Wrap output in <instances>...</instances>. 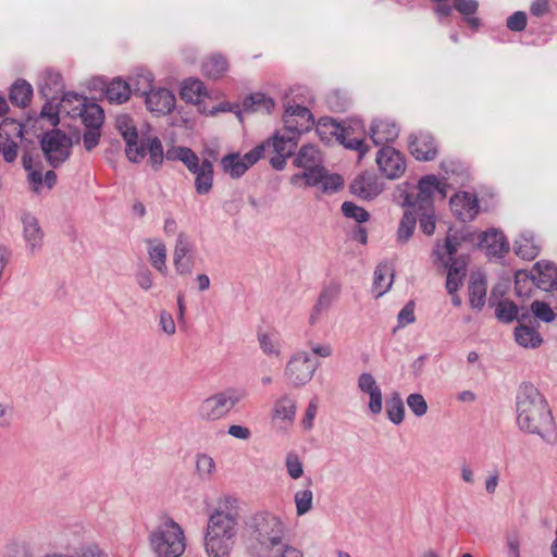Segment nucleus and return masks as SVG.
I'll use <instances>...</instances> for the list:
<instances>
[{
	"label": "nucleus",
	"instance_id": "nucleus-1",
	"mask_svg": "<svg viewBox=\"0 0 557 557\" xmlns=\"http://www.w3.org/2000/svg\"><path fill=\"white\" fill-rule=\"evenodd\" d=\"M517 424L528 434L540 436L545 443H557L555 419L544 396L531 383H523L517 392Z\"/></svg>",
	"mask_w": 557,
	"mask_h": 557
},
{
	"label": "nucleus",
	"instance_id": "nucleus-2",
	"mask_svg": "<svg viewBox=\"0 0 557 557\" xmlns=\"http://www.w3.org/2000/svg\"><path fill=\"white\" fill-rule=\"evenodd\" d=\"M287 533V527L281 517L260 510L244 520L242 537L251 555L265 557L286 540Z\"/></svg>",
	"mask_w": 557,
	"mask_h": 557
},
{
	"label": "nucleus",
	"instance_id": "nucleus-3",
	"mask_svg": "<svg viewBox=\"0 0 557 557\" xmlns=\"http://www.w3.org/2000/svg\"><path fill=\"white\" fill-rule=\"evenodd\" d=\"M157 557H180L185 550L183 529L172 519L160 524L149 536Z\"/></svg>",
	"mask_w": 557,
	"mask_h": 557
},
{
	"label": "nucleus",
	"instance_id": "nucleus-4",
	"mask_svg": "<svg viewBox=\"0 0 557 557\" xmlns=\"http://www.w3.org/2000/svg\"><path fill=\"white\" fill-rule=\"evenodd\" d=\"M244 389L226 388L205 398L197 409L200 420L206 422H215L225 418L230 411L244 398Z\"/></svg>",
	"mask_w": 557,
	"mask_h": 557
},
{
	"label": "nucleus",
	"instance_id": "nucleus-5",
	"mask_svg": "<svg viewBox=\"0 0 557 557\" xmlns=\"http://www.w3.org/2000/svg\"><path fill=\"white\" fill-rule=\"evenodd\" d=\"M434 191H438L442 197L446 196L445 187L441 186L435 175L423 176L418 183L417 194H407L403 205L407 207V210H411L412 212H431L434 210Z\"/></svg>",
	"mask_w": 557,
	"mask_h": 557
},
{
	"label": "nucleus",
	"instance_id": "nucleus-6",
	"mask_svg": "<svg viewBox=\"0 0 557 557\" xmlns=\"http://www.w3.org/2000/svg\"><path fill=\"white\" fill-rule=\"evenodd\" d=\"M319 362L313 360L307 351L300 350L292 355L284 369V376L288 384L299 388L309 383Z\"/></svg>",
	"mask_w": 557,
	"mask_h": 557
},
{
	"label": "nucleus",
	"instance_id": "nucleus-7",
	"mask_svg": "<svg viewBox=\"0 0 557 557\" xmlns=\"http://www.w3.org/2000/svg\"><path fill=\"white\" fill-rule=\"evenodd\" d=\"M72 139L60 129L46 132L40 139V147L47 162L59 168L71 154Z\"/></svg>",
	"mask_w": 557,
	"mask_h": 557
},
{
	"label": "nucleus",
	"instance_id": "nucleus-8",
	"mask_svg": "<svg viewBox=\"0 0 557 557\" xmlns=\"http://www.w3.org/2000/svg\"><path fill=\"white\" fill-rule=\"evenodd\" d=\"M299 135L297 132L287 131L284 127L283 132H277L271 139L264 141L268 153H274L269 160L271 166L281 171L286 165V159L289 158L298 144Z\"/></svg>",
	"mask_w": 557,
	"mask_h": 557
},
{
	"label": "nucleus",
	"instance_id": "nucleus-9",
	"mask_svg": "<svg viewBox=\"0 0 557 557\" xmlns=\"http://www.w3.org/2000/svg\"><path fill=\"white\" fill-rule=\"evenodd\" d=\"M317 133L322 140H331L332 138H335L346 148L359 151L360 158L363 157L368 150L362 139H349V129L342 126L332 117H321L317 125Z\"/></svg>",
	"mask_w": 557,
	"mask_h": 557
},
{
	"label": "nucleus",
	"instance_id": "nucleus-10",
	"mask_svg": "<svg viewBox=\"0 0 557 557\" xmlns=\"http://www.w3.org/2000/svg\"><path fill=\"white\" fill-rule=\"evenodd\" d=\"M210 158L202 159L194 151L187 162L184 164L186 169L195 175V189L198 195H207L213 186V161L215 153L210 152Z\"/></svg>",
	"mask_w": 557,
	"mask_h": 557
},
{
	"label": "nucleus",
	"instance_id": "nucleus-11",
	"mask_svg": "<svg viewBox=\"0 0 557 557\" xmlns=\"http://www.w3.org/2000/svg\"><path fill=\"white\" fill-rule=\"evenodd\" d=\"M141 78L149 89L145 88L140 90L139 88H135L134 92H140L146 97V106L150 112L154 113L156 115L169 114L173 110L176 102L173 92L166 88L152 89L151 74L141 76Z\"/></svg>",
	"mask_w": 557,
	"mask_h": 557
},
{
	"label": "nucleus",
	"instance_id": "nucleus-12",
	"mask_svg": "<svg viewBox=\"0 0 557 557\" xmlns=\"http://www.w3.org/2000/svg\"><path fill=\"white\" fill-rule=\"evenodd\" d=\"M115 127L126 143L125 153L133 163L140 162L146 157L145 140L138 143V133L133 120L126 115H117Z\"/></svg>",
	"mask_w": 557,
	"mask_h": 557
},
{
	"label": "nucleus",
	"instance_id": "nucleus-13",
	"mask_svg": "<svg viewBox=\"0 0 557 557\" xmlns=\"http://www.w3.org/2000/svg\"><path fill=\"white\" fill-rule=\"evenodd\" d=\"M375 161L382 175L388 180L399 178L407 166L404 154L391 146L381 147Z\"/></svg>",
	"mask_w": 557,
	"mask_h": 557
},
{
	"label": "nucleus",
	"instance_id": "nucleus-14",
	"mask_svg": "<svg viewBox=\"0 0 557 557\" xmlns=\"http://www.w3.org/2000/svg\"><path fill=\"white\" fill-rule=\"evenodd\" d=\"M408 149L418 161H432L438 154V145L434 136L429 132L411 133L408 136Z\"/></svg>",
	"mask_w": 557,
	"mask_h": 557
},
{
	"label": "nucleus",
	"instance_id": "nucleus-15",
	"mask_svg": "<svg viewBox=\"0 0 557 557\" xmlns=\"http://www.w3.org/2000/svg\"><path fill=\"white\" fill-rule=\"evenodd\" d=\"M237 525L238 519L236 512L216 509L208 519L206 534L235 539Z\"/></svg>",
	"mask_w": 557,
	"mask_h": 557
},
{
	"label": "nucleus",
	"instance_id": "nucleus-16",
	"mask_svg": "<svg viewBox=\"0 0 557 557\" xmlns=\"http://www.w3.org/2000/svg\"><path fill=\"white\" fill-rule=\"evenodd\" d=\"M284 126L287 131L297 132V135L309 131L313 125V116L306 107L288 106L283 115Z\"/></svg>",
	"mask_w": 557,
	"mask_h": 557
},
{
	"label": "nucleus",
	"instance_id": "nucleus-17",
	"mask_svg": "<svg viewBox=\"0 0 557 557\" xmlns=\"http://www.w3.org/2000/svg\"><path fill=\"white\" fill-rule=\"evenodd\" d=\"M449 205L454 215L462 222L472 221L479 212L476 197L467 191L455 194Z\"/></svg>",
	"mask_w": 557,
	"mask_h": 557
},
{
	"label": "nucleus",
	"instance_id": "nucleus-18",
	"mask_svg": "<svg viewBox=\"0 0 557 557\" xmlns=\"http://www.w3.org/2000/svg\"><path fill=\"white\" fill-rule=\"evenodd\" d=\"M350 190L361 199L371 200L382 193L383 187L374 173L366 172L354 180Z\"/></svg>",
	"mask_w": 557,
	"mask_h": 557
},
{
	"label": "nucleus",
	"instance_id": "nucleus-19",
	"mask_svg": "<svg viewBox=\"0 0 557 557\" xmlns=\"http://www.w3.org/2000/svg\"><path fill=\"white\" fill-rule=\"evenodd\" d=\"M531 280L543 290L557 286V267L553 262L537 261L531 270Z\"/></svg>",
	"mask_w": 557,
	"mask_h": 557
},
{
	"label": "nucleus",
	"instance_id": "nucleus-20",
	"mask_svg": "<svg viewBox=\"0 0 557 557\" xmlns=\"http://www.w3.org/2000/svg\"><path fill=\"white\" fill-rule=\"evenodd\" d=\"M479 246L486 250L488 256L502 258L509 251V243L503 232L491 228L480 235Z\"/></svg>",
	"mask_w": 557,
	"mask_h": 557
},
{
	"label": "nucleus",
	"instance_id": "nucleus-21",
	"mask_svg": "<svg viewBox=\"0 0 557 557\" xmlns=\"http://www.w3.org/2000/svg\"><path fill=\"white\" fill-rule=\"evenodd\" d=\"M22 223L24 239L30 252L34 253L35 251L39 250L42 246L44 232L39 225L37 218H35L32 213H23Z\"/></svg>",
	"mask_w": 557,
	"mask_h": 557
},
{
	"label": "nucleus",
	"instance_id": "nucleus-22",
	"mask_svg": "<svg viewBox=\"0 0 557 557\" xmlns=\"http://www.w3.org/2000/svg\"><path fill=\"white\" fill-rule=\"evenodd\" d=\"M359 389L370 396L369 409L373 414L382 411V392L374 376L371 373L363 372L358 377Z\"/></svg>",
	"mask_w": 557,
	"mask_h": 557
},
{
	"label": "nucleus",
	"instance_id": "nucleus-23",
	"mask_svg": "<svg viewBox=\"0 0 557 557\" xmlns=\"http://www.w3.org/2000/svg\"><path fill=\"white\" fill-rule=\"evenodd\" d=\"M72 116H81L86 127H101L104 121V112L97 103H88L87 100L78 104V107L67 111Z\"/></svg>",
	"mask_w": 557,
	"mask_h": 557
},
{
	"label": "nucleus",
	"instance_id": "nucleus-24",
	"mask_svg": "<svg viewBox=\"0 0 557 557\" xmlns=\"http://www.w3.org/2000/svg\"><path fill=\"white\" fill-rule=\"evenodd\" d=\"M399 135V128L394 122L387 120L373 121L370 126V137L375 146H386Z\"/></svg>",
	"mask_w": 557,
	"mask_h": 557
},
{
	"label": "nucleus",
	"instance_id": "nucleus-25",
	"mask_svg": "<svg viewBox=\"0 0 557 557\" xmlns=\"http://www.w3.org/2000/svg\"><path fill=\"white\" fill-rule=\"evenodd\" d=\"M235 539L205 534V548L209 557H230Z\"/></svg>",
	"mask_w": 557,
	"mask_h": 557
},
{
	"label": "nucleus",
	"instance_id": "nucleus-26",
	"mask_svg": "<svg viewBox=\"0 0 557 557\" xmlns=\"http://www.w3.org/2000/svg\"><path fill=\"white\" fill-rule=\"evenodd\" d=\"M40 94L44 98L47 99V102L41 108L40 116L48 119L52 126H57L60 122L59 112L61 106L59 102L53 104V102L58 100L59 97L52 94V88L50 87L48 81H46L45 84L40 87Z\"/></svg>",
	"mask_w": 557,
	"mask_h": 557
},
{
	"label": "nucleus",
	"instance_id": "nucleus-27",
	"mask_svg": "<svg viewBox=\"0 0 557 557\" xmlns=\"http://www.w3.org/2000/svg\"><path fill=\"white\" fill-rule=\"evenodd\" d=\"M394 272L388 263H380L374 271L373 293L379 298L383 296L393 284Z\"/></svg>",
	"mask_w": 557,
	"mask_h": 557
},
{
	"label": "nucleus",
	"instance_id": "nucleus-28",
	"mask_svg": "<svg viewBox=\"0 0 557 557\" xmlns=\"http://www.w3.org/2000/svg\"><path fill=\"white\" fill-rule=\"evenodd\" d=\"M513 250L522 259L533 260L540 253V246L535 243L533 234L525 232L515 242Z\"/></svg>",
	"mask_w": 557,
	"mask_h": 557
},
{
	"label": "nucleus",
	"instance_id": "nucleus-29",
	"mask_svg": "<svg viewBox=\"0 0 557 557\" xmlns=\"http://www.w3.org/2000/svg\"><path fill=\"white\" fill-rule=\"evenodd\" d=\"M33 96V87L25 79H17L10 89L9 99L12 104L26 108Z\"/></svg>",
	"mask_w": 557,
	"mask_h": 557
},
{
	"label": "nucleus",
	"instance_id": "nucleus-30",
	"mask_svg": "<svg viewBox=\"0 0 557 557\" xmlns=\"http://www.w3.org/2000/svg\"><path fill=\"white\" fill-rule=\"evenodd\" d=\"M274 108V100L262 92L247 96L243 101V111L270 113Z\"/></svg>",
	"mask_w": 557,
	"mask_h": 557
},
{
	"label": "nucleus",
	"instance_id": "nucleus-31",
	"mask_svg": "<svg viewBox=\"0 0 557 557\" xmlns=\"http://www.w3.org/2000/svg\"><path fill=\"white\" fill-rule=\"evenodd\" d=\"M322 162L323 160L319 149L310 144L304 145L294 159V164L302 169L319 166Z\"/></svg>",
	"mask_w": 557,
	"mask_h": 557
},
{
	"label": "nucleus",
	"instance_id": "nucleus-32",
	"mask_svg": "<svg viewBox=\"0 0 557 557\" xmlns=\"http://www.w3.org/2000/svg\"><path fill=\"white\" fill-rule=\"evenodd\" d=\"M468 289L470 306L473 309H482L486 297V280L482 275L472 276Z\"/></svg>",
	"mask_w": 557,
	"mask_h": 557
},
{
	"label": "nucleus",
	"instance_id": "nucleus-33",
	"mask_svg": "<svg viewBox=\"0 0 557 557\" xmlns=\"http://www.w3.org/2000/svg\"><path fill=\"white\" fill-rule=\"evenodd\" d=\"M131 94V85L121 78H114L106 90V96L111 103H124L129 99Z\"/></svg>",
	"mask_w": 557,
	"mask_h": 557
},
{
	"label": "nucleus",
	"instance_id": "nucleus-34",
	"mask_svg": "<svg viewBox=\"0 0 557 557\" xmlns=\"http://www.w3.org/2000/svg\"><path fill=\"white\" fill-rule=\"evenodd\" d=\"M181 98L190 103H198L206 96L205 85L198 78L185 79L181 88Z\"/></svg>",
	"mask_w": 557,
	"mask_h": 557
},
{
	"label": "nucleus",
	"instance_id": "nucleus-35",
	"mask_svg": "<svg viewBox=\"0 0 557 557\" xmlns=\"http://www.w3.org/2000/svg\"><path fill=\"white\" fill-rule=\"evenodd\" d=\"M516 342L525 348L539 347L542 343V337L532 325H518L515 330Z\"/></svg>",
	"mask_w": 557,
	"mask_h": 557
},
{
	"label": "nucleus",
	"instance_id": "nucleus-36",
	"mask_svg": "<svg viewBox=\"0 0 557 557\" xmlns=\"http://www.w3.org/2000/svg\"><path fill=\"white\" fill-rule=\"evenodd\" d=\"M228 70L227 60L221 54L211 55L202 64L203 74L212 79L221 78Z\"/></svg>",
	"mask_w": 557,
	"mask_h": 557
},
{
	"label": "nucleus",
	"instance_id": "nucleus-37",
	"mask_svg": "<svg viewBox=\"0 0 557 557\" xmlns=\"http://www.w3.org/2000/svg\"><path fill=\"white\" fill-rule=\"evenodd\" d=\"M46 81H48L49 84L51 83L53 85V88H54V90H52L53 95L58 96L59 92H62V97L60 99H58L59 104L61 107H63V103H66V102L71 103L74 100L78 101L79 103L85 102L87 100L86 97H83L73 91L63 92L62 77L58 73H49Z\"/></svg>",
	"mask_w": 557,
	"mask_h": 557
},
{
	"label": "nucleus",
	"instance_id": "nucleus-38",
	"mask_svg": "<svg viewBox=\"0 0 557 557\" xmlns=\"http://www.w3.org/2000/svg\"><path fill=\"white\" fill-rule=\"evenodd\" d=\"M221 166L232 178H239L248 170L239 153H228L223 157L221 160Z\"/></svg>",
	"mask_w": 557,
	"mask_h": 557
},
{
	"label": "nucleus",
	"instance_id": "nucleus-39",
	"mask_svg": "<svg viewBox=\"0 0 557 557\" xmlns=\"http://www.w3.org/2000/svg\"><path fill=\"white\" fill-rule=\"evenodd\" d=\"M325 168L321 164L319 166L304 169V172L294 174L290 183L296 185L299 180L305 181V185L309 187L321 185Z\"/></svg>",
	"mask_w": 557,
	"mask_h": 557
},
{
	"label": "nucleus",
	"instance_id": "nucleus-40",
	"mask_svg": "<svg viewBox=\"0 0 557 557\" xmlns=\"http://www.w3.org/2000/svg\"><path fill=\"white\" fill-rule=\"evenodd\" d=\"M386 413L393 423L399 424L403 422L405 416V407L404 401L398 393H393V395L386 400Z\"/></svg>",
	"mask_w": 557,
	"mask_h": 557
},
{
	"label": "nucleus",
	"instance_id": "nucleus-41",
	"mask_svg": "<svg viewBox=\"0 0 557 557\" xmlns=\"http://www.w3.org/2000/svg\"><path fill=\"white\" fill-rule=\"evenodd\" d=\"M149 259L151 261L152 267L161 273H164L166 270V248L165 245L160 242H150L149 247Z\"/></svg>",
	"mask_w": 557,
	"mask_h": 557
},
{
	"label": "nucleus",
	"instance_id": "nucleus-42",
	"mask_svg": "<svg viewBox=\"0 0 557 557\" xmlns=\"http://www.w3.org/2000/svg\"><path fill=\"white\" fill-rule=\"evenodd\" d=\"M417 216L413 214L411 210H406L397 231V240L401 244L408 242V239L412 236L413 231L416 228Z\"/></svg>",
	"mask_w": 557,
	"mask_h": 557
},
{
	"label": "nucleus",
	"instance_id": "nucleus-43",
	"mask_svg": "<svg viewBox=\"0 0 557 557\" xmlns=\"http://www.w3.org/2000/svg\"><path fill=\"white\" fill-rule=\"evenodd\" d=\"M146 154L149 153V161L154 170H158L164 160L163 146L158 137L145 141Z\"/></svg>",
	"mask_w": 557,
	"mask_h": 557
},
{
	"label": "nucleus",
	"instance_id": "nucleus-44",
	"mask_svg": "<svg viewBox=\"0 0 557 557\" xmlns=\"http://www.w3.org/2000/svg\"><path fill=\"white\" fill-rule=\"evenodd\" d=\"M296 413V404L288 396L281 397L274 406L275 418L293 421Z\"/></svg>",
	"mask_w": 557,
	"mask_h": 557
},
{
	"label": "nucleus",
	"instance_id": "nucleus-45",
	"mask_svg": "<svg viewBox=\"0 0 557 557\" xmlns=\"http://www.w3.org/2000/svg\"><path fill=\"white\" fill-rule=\"evenodd\" d=\"M495 314L499 321L510 323L518 317V307L513 301L504 299L497 304Z\"/></svg>",
	"mask_w": 557,
	"mask_h": 557
},
{
	"label": "nucleus",
	"instance_id": "nucleus-46",
	"mask_svg": "<svg viewBox=\"0 0 557 557\" xmlns=\"http://www.w3.org/2000/svg\"><path fill=\"white\" fill-rule=\"evenodd\" d=\"M23 124L12 119H4L0 123V138L21 139L23 137Z\"/></svg>",
	"mask_w": 557,
	"mask_h": 557
},
{
	"label": "nucleus",
	"instance_id": "nucleus-47",
	"mask_svg": "<svg viewBox=\"0 0 557 557\" xmlns=\"http://www.w3.org/2000/svg\"><path fill=\"white\" fill-rule=\"evenodd\" d=\"M294 499L297 515L304 516L312 508L313 493L309 488L301 490L295 493Z\"/></svg>",
	"mask_w": 557,
	"mask_h": 557
},
{
	"label": "nucleus",
	"instance_id": "nucleus-48",
	"mask_svg": "<svg viewBox=\"0 0 557 557\" xmlns=\"http://www.w3.org/2000/svg\"><path fill=\"white\" fill-rule=\"evenodd\" d=\"M338 285H333L327 288H324L321 292L317 304L314 305V311L322 312L323 310H326L331 306L332 301L338 296Z\"/></svg>",
	"mask_w": 557,
	"mask_h": 557
},
{
	"label": "nucleus",
	"instance_id": "nucleus-49",
	"mask_svg": "<svg viewBox=\"0 0 557 557\" xmlns=\"http://www.w3.org/2000/svg\"><path fill=\"white\" fill-rule=\"evenodd\" d=\"M342 212L346 218L354 219L358 223H364L370 218L368 211L351 201H345L342 205Z\"/></svg>",
	"mask_w": 557,
	"mask_h": 557
},
{
	"label": "nucleus",
	"instance_id": "nucleus-50",
	"mask_svg": "<svg viewBox=\"0 0 557 557\" xmlns=\"http://www.w3.org/2000/svg\"><path fill=\"white\" fill-rule=\"evenodd\" d=\"M531 310L535 319H540L543 322H552L555 320L556 314L554 313L550 306L544 301L535 300L531 305Z\"/></svg>",
	"mask_w": 557,
	"mask_h": 557
},
{
	"label": "nucleus",
	"instance_id": "nucleus-51",
	"mask_svg": "<svg viewBox=\"0 0 557 557\" xmlns=\"http://www.w3.org/2000/svg\"><path fill=\"white\" fill-rule=\"evenodd\" d=\"M196 469L202 479H208L215 470V462L209 455L201 454L197 457Z\"/></svg>",
	"mask_w": 557,
	"mask_h": 557
},
{
	"label": "nucleus",
	"instance_id": "nucleus-52",
	"mask_svg": "<svg viewBox=\"0 0 557 557\" xmlns=\"http://www.w3.org/2000/svg\"><path fill=\"white\" fill-rule=\"evenodd\" d=\"M407 405L412 413L417 417H422L428 411V404L423 395L413 393L407 397Z\"/></svg>",
	"mask_w": 557,
	"mask_h": 557
},
{
	"label": "nucleus",
	"instance_id": "nucleus-53",
	"mask_svg": "<svg viewBox=\"0 0 557 557\" xmlns=\"http://www.w3.org/2000/svg\"><path fill=\"white\" fill-rule=\"evenodd\" d=\"M18 145L16 139L13 138H0V153H2L3 159L11 163L17 157Z\"/></svg>",
	"mask_w": 557,
	"mask_h": 557
},
{
	"label": "nucleus",
	"instance_id": "nucleus-54",
	"mask_svg": "<svg viewBox=\"0 0 557 557\" xmlns=\"http://www.w3.org/2000/svg\"><path fill=\"white\" fill-rule=\"evenodd\" d=\"M344 185V181L338 174H329L325 170L323 173V180L321 181V188L323 193H335L339 190Z\"/></svg>",
	"mask_w": 557,
	"mask_h": 557
},
{
	"label": "nucleus",
	"instance_id": "nucleus-55",
	"mask_svg": "<svg viewBox=\"0 0 557 557\" xmlns=\"http://www.w3.org/2000/svg\"><path fill=\"white\" fill-rule=\"evenodd\" d=\"M262 351L268 356L278 357L281 354L278 343L271 335L263 333L258 336Z\"/></svg>",
	"mask_w": 557,
	"mask_h": 557
},
{
	"label": "nucleus",
	"instance_id": "nucleus-56",
	"mask_svg": "<svg viewBox=\"0 0 557 557\" xmlns=\"http://www.w3.org/2000/svg\"><path fill=\"white\" fill-rule=\"evenodd\" d=\"M285 465L287 473L292 479H299L304 474L302 462L296 454L289 453L286 456Z\"/></svg>",
	"mask_w": 557,
	"mask_h": 557
},
{
	"label": "nucleus",
	"instance_id": "nucleus-57",
	"mask_svg": "<svg viewBox=\"0 0 557 557\" xmlns=\"http://www.w3.org/2000/svg\"><path fill=\"white\" fill-rule=\"evenodd\" d=\"M193 244L185 233H180L176 239L173 258L189 257Z\"/></svg>",
	"mask_w": 557,
	"mask_h": 557
},
{
	"label": "nucleus",
	"instance_id": "nucleus-58",
	"mask_svg": "<svg viewBox=\"0 0 557 557\" xmlns=\"http://www.w3.org/2000/svg\"><path fill=\"white\" fill-rule=\"evenodd\" d=\"M413 214L417 216V219H419L422 232L426 235H432L435 231L434 210L431 212H413Z\"/></svg>",
	"mask_w": 557,
	"mask_h": 557
},
{
	"label": "nucleus",
	"instance_id": "nucleus-59",
	"mask_svg": "<svg viewBox=\"0 0 557 557\" xmlns=\"http://www.w3.org/2000/svg\"><path fill=\"white\" fill-rule=\"evenodd\" d=\"M265 557H304V553L284 541L276 546L270 555H265Z\"/></svg>",
	"mask_w": 557,
	"mask_h": 557
},
{
	"label": "nucleus",
	"instance_id": "nucleus-60",
	"mask_svg": "<svg viewBox=\"0 0 557 557\" xmlns=\"http://www.w3.org/2000/svg\"><path fill=\"white\" fill-rule=\"evenodd\" d=\"M520 544H521V537L517 530H512L506 534V545L508 548L509 557H521L520 556Z\"/></svg>",
	"mask_w": 557,
	"mask_h": 557
},
{
	"label": "nucleus",
	"instance_id": "nucleus-61",
	"mask_svg": "<svg viewBox=\"0 0 557 557\" xmlns=\"http://www.w3.org/2000/svg\"><path fill=\"white\" fill-rule=\"evenodd\" d=\"M506 26L512 32H522L527 27V14L517 11L507 18Z\"/></svg>",
	"mask_w": 557,
	"mask_h": 557
},
{
	"label": "nucleus",
	"instance_id": "nucleus-62",
	"mask_svg": "<svg viewBox=\"0 0 557 557\" xmlns=\"http://www.w3.org/2000/svg\"><path fill=\"white\" fill-rule=\"evenodd\" d=\"M100 128L101 127H86L83 140L84 147L87 151H91L96 146H98L101 136Z\"/></svg>",
	"mask_w": 557,
	"mask_h": 557
},
{
	"label": "nucleus",
	"instance_id": "nucleus-63",
	"mask_svg": "<svg viewBox=\"0 0 557 557\" xmlns=\"http://www.w3.org/2000/svg\"><path fill=\"white\" fill-rule=\"evenodd\" d=\"M267 147H269V145H264V143H262L242 157L244 163L247 165V169L252 166L259 159L265 157Z\"/></svg>",
	"mask_w": 557,
	"mask_h": 557
},
{
	"label": "nucleus",
	"instance_id": "nucleus-64",
	"mask_svg": "<svg viewBox=\"0 0 557 557\" xmlns=\"http://www.w3.org/2000/svg\"><path fill=\"white\" fill-rule=\"evenodd\" d=\"M193 152L194 150L188 147H173L165 152L164 157L168 160H180L185 164Z\"/></svg>",
	"mask_w": 557,
	"mask_h": 557
}]
</instances>
